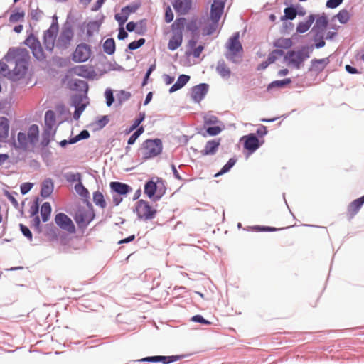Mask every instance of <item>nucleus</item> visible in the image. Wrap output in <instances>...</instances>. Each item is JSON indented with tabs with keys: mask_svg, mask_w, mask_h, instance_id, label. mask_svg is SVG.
Listing matches in <instances>:
<instances>
[{
	"mask_svg": "<svg viewBox=\"0 0 364 364\" xmlns=\"http://www.w3.org/2000/svg\"><path fill=\"white\" fill-rule=\"evenodd\" d=\"M45 122L46 124V127L52 126V127H53V126L55 123V114L53 111L48 110L46 112Z\"/></svg>",
	"mask_w": 364,
	"mask_h": 364,
	"instance_id": "ea45409f",
	"label": "nucleus"
},
{
	"mask_svg": "<svg viewBox=\"0 0 364 364\" xmlns=\"http://www.w3.org/2000/svg\"><path fill=\"white\" fill-rule=\"evenodd\" d=\"M284 15L281 17L282 21L284 20H293L296 18L297 12L296 9L294 7H287L284 10Z\"/></svg>",
	"mask_w": 364,
	"mask_h": 364,
	"instance_id": "c9c22d12",
	"label": "nucleus"
},
{
	"mask_svg": "<svg viewBox=\"0 0 364 364\" xmlns=\"http://www.w3.org/2000/svg\"><path fill=\"white\" fill-rule=\"evenodd\" d=\"M73 38V31L70 26H64L56 41V46L66 48L70 44Z\"/></svg>",
	"mask_w": 364,
	"mask_h": 364,
	"instance_id": "9b49d317",
	"label": "nucleus"
},
{
	"mask_svg": "<svg viewBox=\"0 0 364 364\" xmlns=\"http://www.w3.org/2000/svg\"><path fill=\"white\" fill-rule=\"evenodd\" d=\"M33 187L31 183H23L21 185V192L23 195L27 193Z\"/></svg>",
	"mask_w": 364,
	"mask_h": 364,
	"instance_id": "bf43d9fd",
	"label": "nucleus"
},
{
	"mask_svg": "<svg viewBox=\"0 0 364 364\" xmlns=\"http://www.w3.org/2000/svg\"><path fill=\"white\" fill-rule=\"evenodd\" d=\"M137 7L135 6H127L122 9L120 13L115 14V19L119 26H122L128 20L129 16L132 13H134Z\"/></svg>",
	"mask_w": 364,
	"mask_h": 364,
	"instance_id": "2eb2a0df",
	"label": "nucleus"
},
{
	"mask_svg": "<svg viewBox=\"0 0 364 364\" xmlns=\"http://www.w3.org/2000/svg\"><path fill=\"white\" fill-rule=\"evenodd\" d=\"M186 18H177L171 25L172 36L168 43L170 50L178 48L183 42V31L185 28Z\"/></svg>",
	"mask_w": 364,
	"mask_h": 364,
	"instance_id": "7ed1b4c3",
	"label": "nucleus"
},
{
	"mask_svg": "<svg viewBox=\"0 0 364 364\" xmlns=\"http://www.w3.org/2000/svg\"><path fill=\"white\" fill-rule=\"evenodd\" d=\"M284 55V52L282 50H274L269 53L267 61L271 64L274 63L277 58Z\"/></svg>",
	"mask_w": 364,
	"mask_h": 364,
	"instance_id": "49530a36",
	"label": "nucleus"
},
{
	"mask_svg": "<svg viewBox=\"0 0 364 364\" xmlns=\"http://www.w3.org/2000/svg\"><path fill=\"white\" fill-rule=\"evenodd\" d=\"M40 224H41V222H40L39 217L38 215L35 216L32 220V225H33V227H34L36 228V230H37V231L38 232H40L41 231Z\"/></svg>",
	"mask_w": 364,
	"mask_h": 364,
	"instance_id": "338daca9",
	"label": "nucleus"
},
{
	"mask_svg": "<svg viewBox=\"0 0 364 364\" xmlns=\"http://www.w3.org/2000/svg\"><path fill=\"white\" fill-rule=\"evenodd\" d=\"M58 26L52 25L44 33L43 43L47 50L51 52L55 46Z\"/></svg>",
	"mask_w": 364,
	"mask_h": 364,
	"instance_id": "f8f14e48",
	"label": "nucleus"
},
{
	"mask_svg": "<svg viewBox=\"0 0 364 364\" xmlns=\"http://www.w3.org/2000/svg\"><path fill=\"white\" fill-rule=\"evenodd\" d=\"M54 185L50 178L43 181L41 186V195L43 198H47L51 195L53 191Z\"/></svg>",
	"mask_w": 364,
	"mask_h": 364,
	"instance_id": "393cba45",
	"label": "nucleus"
},
{
	"mask_svg": "<svg viewBox=\"0 0 364 364\" xmlns=\"http://www.w3.org/2000/svg\"><path fill=\"white\" fill-rule=\"evenodd\" d=\"M94 217L95 214L92 210L81 208L76 211L74 220L80 229H85Z\"/></svg>",
	"mask_w": 364,
	"mask_h": 364,
	"instance_id": "0eeeda50",
	"label": "nucleus"
},
{
	"mask_svg": "<svg viewBox=\"0 0 364 364\" xmlns=\"http://www.w3.org/2000/svg\"><path fill=\"white\" fill-rule=\"evenodd\" d=\"M5 60L11 62L14 60V68L8 73L9 78L12 80H18L23 78L28 70V60L25 55H21L18 49L11 48L5 55Z\"/></svg>",
	"mask_w": 364,
	"mask_h": 364,
	"instance_id": "f257e3e1",
	"label": "nucleus"
},
{
	"mask_svg": "<svg viewBox=\"0 0 364 364\" xmlns=\"http://www.w3.org/2000/svg\"><path fill=\"white\" fill-rule=\"evenodd\" d=\"M145 43V39L144 38H140L138 41H132L131 42L128 48L129 50H136L141 46H142Z\"/></svg>",
	"mask_w": 364,
	"mask_h": 364,
	"instance_id": "603ef678",
	"label": "nucleus"
},
{
	"mask_svg": "<svg viewBox=\"0 0 364 364\" xmlns=\"http://www.w3.org/2000/svg\"><path fill=\"white\" fill-rule=\"evenodd\" d=\"M236 163V159L231 158L229 159L228 163L222 168V169L217 173L215 174V177H218L227 172H228L232 167L234 166V165Z\"/></svg>",
	"mask_w": 364,
	"mask_h": 364,
	"instance_id": "58836bf2",
	"label": "nucleus"
},
{
	"mask_svg": "<svg viewBox=\"0 0 364 364\" xmlns=\"http://www.w3.org/2000/svg\"><path fill=\"white\" fill-rule=\"evenodd\" d=\"M109 122L107 116H102L100 119L97 121V125L100 128L104 127Z\"/></svg>",
	"mask_w": 364,
	"mask_h": 364,
	"instance_id": "680f3d73",
	"label": "nucleus"
},
{
	"mask_svg": "<svg viewBox=\"0 0 364 364\" xmlns=\"http://www.w3.org/2000/svg\"><path fill=\"white\" fill-rule=\"evenodd\" d=\"M93 201L96 205H98L102 208H105L106 207V202L104 198V196L100 191H96L93 193Z\"/></svg>",
	"mask_w": 364,
	"mask_h": 364,
	"instance_id": "f704fd0d",
	"label": "nucleus"
},
{
	"mask_svg": "<svg viewBox=\"0 0 364 364\" xmlns=\"http://www.w3.org/2000/svg\"><path fill=\"white\" fill-rule=\"evenodd\" d=\"M208 86L206 84H200L194 86L191 90V97L196 102H200L208 92Z\"/></svg>",
	"mask_w": 364,
	"mask_h": 364,
	"instance_id": "4468645a",
	"label": "nucleus"
},
{
	"mask_svg": "<svg viewBox=\"0 0 364 364\" xmlns=\"http://www.w3.org/2000/svg\"><path fill=\"white\" fill-rule=\"evenodd\" d=\"M20 229L23 235L26 237L30 241L32 240V233L29 228L23 224H20Z\"/></svg>",
	"mask_w": 364,
	"mask_h": 364,
	"instance_id": "864d4df0",
	"label": "nucleus"
},
{
	"mask_svg": "<svg viewBox=\"0 0 364 364\" xmlns=\"http://www.w3.org/2000/svg\"><path fill=\"white\" fill-rule=\"evenodd\" d=\"M203 49L204 47L203 46H198L192 50L191 54L194 58H198L203 52Z\"/></svg>",
	"mask_w": 364,
	"mask_h": 364,
	"instance_id": "e2e57ef3",
	"label": "nucleus"
},
{
	"mask_svg": "<svg viewBox=\"0 0 364 364\" xmlns=\"http://www.w3.org/2000/svg\"><path fill=\"white\" fill-rule=\"evenodd\" d=\"M222 131L221 128L218 126L208 127L206 130L210 136H216Z\"/></svg>",
	"mask_w": 364,
	"mask_h": 364,
	"instance_id": "5fc2aeb1",
	"label": "nucleus"
},
{
	"mask_svg": "<svg viewBox=\"0 0 364 364\" xmlns=\"http://www.w3.org/2000/svg\"><path fill=\"white\" fill-rule=\"evenodd\" d=\"M291 82V80L290 78H286L281 80H275L272 82L271 84H269L268 88L271 87H283Z\"/></svg>",
	"mask_w": 364,
	"mask_h": 364,
	"instance_id": "a18cd8bd",
	"label": "nucleus"
},
{
	"mask_svg": "<svg viewBox=\"0 0 364 364\" xmlns=\"http://www.w3.org/2000/svg\"><path fill=\"white\" fill-rule=\"evenodd\" d=\"M39 129L36 124L31 125L28 131L27 136L29 139V142L31 144H34L38 139Z\"/></svg>",
	"mask_w": 364,
	"mask_h": 364,
	"instance_id": "7c9ffc66",
	"label": "nucleus"
},
{
	"mask_svg": "<svg viewBox=\"0 0 364 364\" xmlns=\"http://www.w3.org/2000/svg\"><path fill=\"white\" fill-rule=\"evenodd\" d=\"M136 213L140 220H149L155 218L157 210L151 205L148 201L139 200L136 203Z\"/></svg>",
	"mask_w": 364,
	"mask_h": 364,
	"instance_id": "39448f33",
	"label": "nucleus"
},
{
	"mask_svg": "<svg viewBox=\"0 0 364 364\" xmlns=\"http://www.w3.org/2000/svg\"><path fill=\"white\" fill-rule=\"evenodd\" d=\"M216 71L223 78L230 77L231 70L224 60H219L217 63Z\"/></svg>",
	"mask_w": 364,
	"mask_h": 364,
	"instance_id": "bb28decb",
	"label": "nucleus"
},
{
	"mask_svg": "<svg viewBox=\"0 0 364 364\" xmlns=\"http://www.w3.org/2000/svg\"><path fill=\"white\" fill-rule=\"evenodd\" d=\"M190 80V76L186 75H181L176 81V82L171 86L169 89V92H174L179 89L182 88Z\"/></svg>",
	"mask_w": 364,
	"mask_h": 364,
	"instance_id": "c85d7f7f",
	"label": "nucleus"
},
{
	"mask_svg": "<svg viewBox=\"0 0 364 364\" xmlns=\"http://www.w3.org/2000/svg\"><path fill=\"white\" fill-rule=\"evenodd\" d=\"M364 203V196L354 200L348 206L346 215L349 219L353 218L360 210Z\"/></svg>",
	"mask_w": 364,
	"mask_h": 364,
	"instance_id": "f3484780",
	"label": "nucleus"
},
{
	"mask_svg": "<svg viewBox=\"0 0 364 364\" xmlns=\"http://www.w3.org/2000/svg\"><path fill=\"white\" fill-rule=\"evenodd\" d=\"M337 18L341 23H346L350 18L349 13L347 10H341L337 14Z\"/></svg>",
	"mask_w": 364,
	"mask_h": 364,
	"instance_id": "09e8293b",
	"label": "nucleus"
},
{
	"mask_svg": "<svg viewBox=\"0 0 364 364\" xmlns=\"http://www.w3.org/2000/svg\"><path fill=\"white\" fill-rule=\"evenodd\" d=\"M25 12L23 11H14L9 16V22L16 23L18 22H23L25 19Z\"/></svg>",
	"mask_w": 364,
	"mask_h": 364,
	"instance_id": "2f4dec72",
	"label": "nucleus"
},
{
	"mask_svg": "<svg viewBox=\"0 0 364 364\" xmlns=\"http://www.w3.org/2000/svg\"><path fill=\"white\" fill-rule=\"evenodd\" d=\"M55 222L62 230L70 234L75 232V227L72 220L65 213H60L55 215Z\"/></svg>",
	"mask_w": 364,
	"mask_h": 364,
	"instance_id": "9d476101",
	"label": "nucleus"
},
{
	"mask_svg": "<svg viewBox=\"0 0 364 364\" xmlns=\"http://www.w3.org/2000/svg\"><path fill=\"white\" fill-rule=\"evenodd\" d=\"M25 44L29 47L33 56L38 60H43L46 55L39 41L33 36L30 35L25 41Z\"/></svg>",
	"mask_w": 364,
	"mask_h": 364,
	"instance_id": "1a4fd4ad",
	"label": "nucleus"
},
{
	"mask_svg": "<svg viewBox=\"0 0 364 364\" xmlns=\"http://www.w3.org/2000/svg\"><path fill=\"white\" fill-rule=\"evenodd\" d=\"M90 137V133L87 130H82L79 134L75 136V137H73L70 139L69 143L70 144H74L77 141L81 140V139H85Z\"/></svg>",
	"mask_w": 364,
	"mask_h": 364,
	"instance_id": "c03bdc74",
	"label": "nucleus"
},
{
	"mask_svg": "<svg viewBox=\"0 0 364 364\" xmlns=\"http://www.w3.org/2000/svg\"><path fill=\"white\" fill-rule=\"evenodd\" d=\"M145 118V114L144 113H140L139 117L137 119H135L132 125L130 127L129 130L127 131V133H130L134 129H137L139 126V124L144 121Z\"/></svg>",
	"mask_w": 364,
	"mask_h": 364,
	"instance_id": "de8ad7c7",
	"label": "nucleus"
},
{
	"mask_svg": "<svg viewBox=\"0 0 364 364\" xmlns=\"http://www.w3.org/2000/svg\"><path fill=\"white\" fill-rule=\"evenodd\" d=\"M220 144V139H212L208 141L204 149L200 151L203 156L214 155Z\"/></svg>",
	"mask_w": 364,
	"mask_h": 364,
	"instance_id": "aec40b11",
	"label": "nucleus"
},
{
	"mask_svg": "<svg viewBox=\"0 0 364 364\" xmlns=\"http://www.w3.org/2000/svg\"><path fill=\"white\" fill-rule=\"evenodd\" d=\"M70 72L75 75L83 77L85 78L91 77L95 73L94 70L92 67H89L85 65H77L73 68Z\"/></svg>",
	"mask_w": 364,
	"mask_h": 364,
	"instance_id": "dca6fc26",
	"label": "nucleus"
},
{
	"mask_svg": "<svg viewBox=\"0 0 364 364\" xmlns=\"http://www.w3.org/2000/svg\"><path fill=\"white\" fill-rule=\"evenodd\" d=\"M243 139H245V149L250 151V152H254L260 146L258 139L253 134L245 136Z\"/></svg>",
	"mask_w": 364,
	"mask_h": 364,
	"instance_id": "6ab92c4d",
	"label": "nucleus"
},
{
	"mask_svg": "<svg viewBox=\"0 0 364 364\" xmlns=\"http://www.w3.org/2000/svg\"><path fill=\"white\" fill-rule=\"evenodd\" d=\"M218 122V118L215 116L205 117L204 123L205 125L214 124Z\"/></svg>",
	"mask_w": 364,
	"mask_h": 364,
	"instance_id": "0e129e2a",
	"label": "nucleus"
},
{
	"mask_svg": "<svg viewBox=\"0 0 364 364\" xmlns=\"http://www.w3.org/2000/svg\"><path fill=\"white\" fill-rule=\"evenodd\" d=\"M84 108H85V106L82 105L75 109V111L73 114V117L75 119L77 120L80 118L82 111L84 110Z\"/></svg>",
	"mask_w": 364,
	"mask_h": 364,
	"instance_id": "774afa93",
	"label": "nucleus"
},
{
	"mask_svg": "<svg viewBox=\"0 0 364 364\" xmlns=\"http://www.w3.org/2000/svg\"><path fill=\"white\" fill-rule=\"evenodd\" d=\"M165 21L170 23L173 19V13L170 6H167L165 11Z\"/></svg>",
	"mask_w": 364,
	"mask_h": 364,
	"instance_id": "6e6d98bb",
	"label": "nucleus"
},
{
	"mask_svg": "<svg viewBox=\"0 0 364 364\" xmlns=\"http://www.w3.org/2000/svg\"><path fill=\"white\" fill-rule=\"evenodd\" d=\"M110 188L112 191L120 196H126L132 191V188L129 185L118 181L111 182Z\"/></svg>",
	"mask_w": 364,
	"mask_h": 364,
	"instance_id": "412c9836",
	"label": "nucleus"
},
{
	"mask_svg": "<svg viewBox=\"0 0 364 364\" xmlns=\"http://www.w3.org/2000/svg\"><path fill=\"white\" fill-rule=\"evenodd\" d=\"M328 63V58L322 59H314L311 60L310 70L314 72H321L326 67Z\"/></svg>",
	"mask_w": 364,
	"mask_h": 364,
	"instance_id": "b1692460",
	"label": "nucleus"
},
{
	"mask_svg": "<svg viewBox=\"0 0 364 364\" xmlns=\"http://www.w3.org/2000/svg\"><path fill=\"white\" fill-rule=\"evenodd\" d=\"M80 178H81V175L79 173H70L67 178L68 181H69L70 182H74V181L80 182Z\"/></svg>",
	"mask_w": 364,
	"mask_h": 364,
	"instance_id": "69168bd1",
	"label": "nucleus"
},
{
	"mask_svg": "<svg viewBox=\"0 0 364 364\" xmlns=\"http://www.w3.org/2000/svg\"><path fill=\"white\" fill-rule=\"evenodd\" d=\"M186 29L192 33L196 32L198 27L196 21H191L186 25L185 24Z\"/></svg>",
	"mask_w": 364,
	"mask_h": 364,
	"instance_id": "4d7b16f0",
	"label": "nucleus"
},
{
	"mask_svg": "<svg viewBox=\"0 0 364 364\" xmlns=\"http://www.w3.org/2000/svg\"><path fill=\"white\" fill-rule=\"evenodd\" d=\"M314 20H315L314 15H313V14L309 15L306 21L300 22L298 24V26L296 27V31L300 33H305L306 31H307L309 29V28L314 23Z\"/></svg>",
	"mask_w": 364,
	"mask_h": 364,
	"instance_id": "c756f323",
	"label": "nucleus"
},
{
	"mask_svg": "<svg viewBox=\"0 0 364 364\" xmlns=\"http://www.w3.org/2000/svg\"><path fill=\"white\" fill-rule=\"evenodd\" d=\"M103 50L108 55H112L114 53L115 42L113 38H108L105 41Z\"/></svg>",
	"mask_w": 364,
	"mask_h": 364,
	"instance_id": "72a5a7b5",
	"label": "nucleus"
},
{
	"mask_svg": "<svg viewBox=\"0 0 364 364\" xmlns=\"http://www.w3.org/2000/svg\"><path fill=\"white\" fill-rule=\"evenodd\" d=\"M75 190L76 193L80 195L82 198H88L89 197V191L82 184L81 182L75 184Z\"/></svg>",
	"mask_w": 364,
	"mask_h": 364,
	"instance_id": "a19ab883",
	"label": "nucleus"
},
{
	"mask_svg": "<svg viewBox=\"0 0 364 364\" xmlns=\"http://www.w3.org/2000/svg\"><path fill=\"white\" fill-rule=\"evenodd\" d=\"M50 213V204L48 202H45L43 203L41 208V215L43 222H47L49 220Z\"/></svg>",
	"mask_w": 364,
	"mask_h": 364,
	"instance_id": "473e14b6",
	"label": "nucleus"
},
{
	"mask_svg": "<svg viewBox=\"0 0 364 364\" xmlns=\"http://www.w3.org/2000/svg\"><path fill=\"white\" fill-rule=\"evenodd\" d=\"M211 22L203 29V35H211L218 28V21H210Z\"/></svg>",
	"mask_w": 364,
	"mask_h": 364,
	"instance_id": "79ce46f5",
	"label": "nucleus"
},
{
	"mask_svg": "<svg viewBox=\"0 0 364 364\" xmlns=\"http://www.w3.org/2000/svg\"><path fill=\"white\" fill-rule=\"evenodd\" d=\"M343 0H328L326 2V6L330 9H335L338 6Z\"/></svg>",
	"mask_w": 364,
	"mask_h": 364,
	"instance_id": "13d9d810",
	"label": "nucleus"
},
{
	"mask_svg": "<svg viewBox=\"0 0 364 364\" xmlns=\"http://www.w3.org/2000/svg\"><path fill=\"white\" fill-rule=\"evenodd\" d=\"M328 25L327 18L324 16L318 17L316 21V26L321 29H324Z\"/></svg>",
	"mask_w": 364,
	"mask_h": 364,
	"instance_id": "3c124183",
	"label": "nucleus"
},
{
	"mask_svg": "<svg viewBox=\"0 0 364 364\" xmlns=\"http://www.w3.org/2000/svg\"><path fill=\"white\" fill-rule=\"evenodd\" d=\"M309 58L308 51L301 50L298 51H289L284 56V60L287 62L288 65H292L296 69L300 68L302 63Z\"/></svg>",
	"mask_w": 364,
	"mask_h": 364,
	"instance_id": "423d86ee",
	"label": "nucleus"
},
{
	"mask_svg": "<svg viewBox=\"0 0 364 364\" xmlns=\"http://www.w3.org/2000/svg\"><path fill=\"white\" fill-rule=\"evenodd\" d=\"M9 132V122L6 117H0V141L6 140Z\"/></svg>",
	"mask_w": 364,
	"mask_h": 364,
	"instance_id": "5701e85b",
	"label": "nucleus"
},
{
	"mask_svg": "<svg viewBox=\"0 0 364 364\" xmlns=\"http://www.w3.org/2000/svg\"><path fill=\"white\" fill-rule=\"evenodd\" d=\"M157 186L155 182L153 181H149L146 183L144 186V193L150 198L154 200H159L161 196H155V193L156 192Z\"/></svg>",
	"mask_w": 364,
	"mask_h": 364,
	"instance_id": "4be33fe9",
	"label": "nucleus"
},
{
	"mask_svg": "<svg viewBox=\"0 0 364 364\" xmlns=\"http://www.w3.org/2000/svg\"><path fill=\"white\" fill-rule=\"evenodd\" d=\"M239 33H235L232 37H230L225 44L226 53L225 57L232 63H238L243 53V48L241 43L239 40Z\"/></svg>",
	"mask_w": 364,
	"mask_h": 364,
	"instance_id": "f03ea898",
	"label": "nucleus"
},
{
	"mask_svg": "<svg viewBox=\"0 0 364 364\" xmlns=\"http://www.w3.org/2000/svg\"><path fill=\"white\" fill-rule=\"evenodd\" d=\"M68 86L71 90H77L78 89H82L87 86L85 81L81 80H72L68 82Z\"/></svg>",
	"mask_w": 364,
	"mask_h": 364,
	"instance_id": "4c0bfd02",
	"label": "nucleus"
},
{
	"mask_svg": "<svg viewBox=\"0 0 364 364\" xmlns=\"http://www.w3.org/2000/svg\"><path fill=\"white\" fill-rule=\"evenodd\" d=\"M4 195L8 198V199L10 200V202L12 203V205L15 208H17L18 207V201L16 199V196H18V194L17 193H16V192L10 193L8 191H6L4 192Z\"/></svg>",
	"mask_w": 364,
	"mask_h": 364,
	"instance_id": "8fccbe9b",
	"label": "nucleus"
},
{
	"mask_svg": "<svg viewBox=\"0 0 364 364\" xmlns=\"http://www.w3.org/2000/svg\"><path fill=\"white\" fill-rule=\"evenodd\" d=\"M142 158L144 160L155 157L162 151V143L159 139L145 140L141 148Z\"/></svg>",
	"mask_w": 364,
	"mask_h": 364,
	"instance_id": "20e7f679",
	"label": "nucleus"
},
{
	"mask_svg": "<svg viewBox=\"0 0 364 364\" xmlns=\"http://www.w3.org/2000/svg\"><path fill=\"white\" fill-rule=\"evenodd\" d=\"M92 51L90 46L86 43H80L77 46L75 50L72 54V60L75 63H82L87 61L91 55Z\"/></svg>",
	"mask_w": 364,
	"mask_h": 364,
	"instance_id": "6e6552de",
	"label": "nucleus"
},
{
	"mask_svg": "<svg viewBox=\"0 0 364 364\" xmlns=\"http://www.w3.org/2000/svg\"><path fill=\"white\" fill-rule=\"evenodd\" d=\"M18 147L22 149H26L29 142V139L26 133L23 132H19L18 134Z\"/></svg>",
	"mask_w": 364,
	"mask_h": 364,
	"instance_id": "e433bc0d",
	"label": "nucleus"
},
{
	"mask_svg": "<svg viewBox=\"0 0 364 364\" xmlns=\"http://www.w3.org/2000/svg\"><path fill=\"white\" fill-rule=\"evenodd\" d=\"M225 1L223 0L213 1L210 9V21H219L223 13Z\"/></svg>",
	"mask_w": 364,
	"mask_h": 364,
	"instance_id": "ddd939ff",
	"label": "nucleus"
},
{
	"mask_svg": "<svg viewBox=\"0 0 364 364\" xmlns=\"http://www.w3.org/2000/svg\"><path fill=\"white\" fill-rule=\"evenodd\" d=\"M181 356L179 355H172V356H151L146 357L139 360L141 362H161L164 364H168L175 361H177L180 359Z\"/></svg>",
	"mask_w": 364,
	"mask_h": 364,
	"instance_id": "a211bd4d",
	"label": "nucleus"
},
{
	"mask_svg": "<svg viewBox=\"0 0 364 364\" xmlns=\"http://www.w3.org/2000/svg\"><path fill=\"white\" fill-rule=\"evenodd\" d=\"M191 4V0H176L173 7L177 12L186 14L189 10Z\"/></svg>",
	"mask_w": 364,
	"mask_h": 364,
	"instance_id": "a878e982",
	"label": "nucleus"
},
{
	"mask_svg": "<svg viewBox=\"0 0 364 364\" xmlns=\"http://www.w3.org/2000/svg\"><path fill=\"white\" fill-rule=\"evenodd\" d=\"M55 134V129L52 126L46 127L42 136V145L44 146H48L50 140L54 137Z\"/></svg>",
	"mask_w": 364,
	"mask_h": 364,
	"instance_id": "cd10ccee",
	"label": "nucleus"
},
{
	"mask_svg": "<svg viewBox=\"0 0 364 364\" xmlns=\"http://www.w3.org/2000/svg\"><path fill=\"white\" fill-rule=\"evenodd\" d=\"M292 46V41L290 38H280L275 43V46L282 48H289Z\"/></svg>",
	"mask_w": 364,
	"mask_h": 364,
	"instance_id": "37998d69",
	"label": "nucleus"
},
{
	"mask_svg": "<svg viewBox=\"0 0 364 364\" xmlns=\"http://www.w3.org/2000/svg\"><path fill=\"white\" fill-rule=\"evenodd\" d=\"M105 97L107 99V106H109V107L111 106V105L114 102V97H113V93H112V90H107L105 92Z\"/></svg>",
	"mask_w": 364,
	"mask_h": 364,
	"instance_id": "052dcab7",
	"label": "nucleus"
}]
</instances>
